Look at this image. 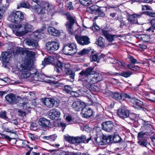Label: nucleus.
Returning <instances> with one entry per match:
<instances>
[{
  "instance_id": "nucleus-62",
  "label": "nucleus",
  "mask_w": 155,
  "mask_h": 155,
  "mask_svg": "<svg viewBox=\"0 0 155 155\" xmlns=\"http://www.w3.org/2000/svg\"><path fill=\"white\" fill-rule=\"evenodd\" d=\"M153 30H155V18L153 19L150 21Z\"/></svg>"
},
{
  "instance_id": "nucleus-13",
  "label": "nucleus",
  "mask_w": 155,
  "mask_h": 155,
  "mask_svg": "<svg viewBox=\"0 0 155 155\" xmlns=\"http://www.w3.org/2000/svg\"><path fill=\"white\" fill-rule=\"evenodd\" d=\"M25 41L26 44L30 47L29 49H33L39 47L38 41L36 40L28 38Z\"/></svg>"
},
{
  "instance_id": "nucleus-54",
  "label": "nucleus",
  "mask_w": 155,
  "mask_h": 155,
  "mask_svg": "<svg viewBox=\"0 0 155 155\" xmlns=\"http://www.w3.org/2000/svg\"><path fill=\"white\" fill-rule=\"evenodd\" d=\"M145 135L144 132H139L138 134V139L140 140L142 139L145 138L144 135Z\"/></svg>"
},
{
  "instance_id": "nucleus-59",
  "label": "nucleus",
  "mask_w": 155,
  "mask_h": 155,
  "mask_svg": "<svg viewBox=\"0 0 155 155\" xmlns=\"http://www.w3.org/2000/svg\"><path fill=\"white\" fill-rule=\"evenodd\" d=\"M118 20L120 23V28H122L124 26L126 25L125 21H124L122 18H118Z\"/></svg>"
},
{
  "instance_id": "nucleus-39",
  "label": "nucleus",
  "mask_w": 155,
  "mask_h": 155,
  "mask_svg": "<svg viewBox=\"0 0 155 155\" xmlns=\"http://www.w3.org/2000/svg\"><path fill=\"white\" fill-rule=\"evenodd\" d=\"M127 68L134 71H139L140 70V68L137 66H133V64H129L127 65Z\"/></svg>"
},
{
  "instance_id": "nucleus-50",
  "label": "nucleus",
  "mask_w": 155,
  "mask_h": 155,
  "mask_svg": "<svg viewBox=\"0 0 155 155\" xmlns=\"http://www.w3.org/2000/svg\"><path fill=\"white\" fill-rule=\"evenodd\" d=\"M12 53L14 56H17L19 54H20V49L18 48L14 49L12 51Z\"/></svg>"
},
{
  "instance_id": "nucleus-15",
  "label": "nucleus",
  "mask_w": 155,
  "mask_h": 155,
  "mask_svg": "<svg viewBox=\"0 0 155 155\" xmlns=\"http://www.w3.org/2000/svg\"><path fill=\"white\" fill-rule=\"evenodd\" d=\"M81 113L83 117L88 119L92 116L93 111L91 108L85 107L81 110Z\"/></svg>"
},
{
  "instance_id": "nucleus-14",
  "label": "nucleus",
  "mask_w": 155,
  "mask_h": 155,
  "mask_svg": "<svg viewBox=\"0 0 155 155\" xmlns=\"http://www.w3.org/2000/svg\"><path fill=\"white\" fill-rule=\"evenodd\" d=\"M114 123L111 121L104 122L102 124V129L107 132H110L114 128Z\"/></svg>"
},
{
  "instance_id": "nucleus-22",
  "label": "nucleus",
  "mask_w": 155,
  "mask_h": 155,
  "mask_svg": "<svg viewBox=\"0 0 155 155\" xmlns=\"http://www.w3.org/2000/svg\"><path fill=\"white\" fill-rule=\"evenodd\" d=\"M143 14L142 13L140 14H133L129 16L128 20L131 24H137V18H140Z\"/></svg>"
},
{
  "instance_id": "nucleus-3",
  "label": "nucleus",
  "mask_w": 155,
  "mask_h": 155,
  "mask_svg": "<svg viewBox=\"0 0 155 155\" xmlns=\"http://www.w3.org/2000/svg\"><path fill=\"white\" fill-rule=\"evenodd\" d=\"M17 33H19L21 35H23L28 32H31L33 29V27L31 25L28 23L25 24H18L14 26Z\"/></svg>"
},
{
  "instance_id": "nucleus-46",
  "label": "nucleus",
  "mask_w": 155,
  "mask_h": 155,
  "mask_svg": "<svg viewBox=\"0 0 155 155\" xmlns=\"http://www.w3.org/2000/svg\"><path fill=\"white\" fill-rule=\"evenodd\" d=\"M0 117L6 120L8 119V117L6 115V112L5 111H0Z\"/></svg>"
},
{
  "instance_id": "nucleus-17",
  "label": "nucleus",
  "mask_w": 155,
  "mask_h": 155,
  "mask_svg": "<svg viewBox=\"0 0 155 155\" xmlns=\"http://www.w3.org/2000/svg\"><path fill=\"white\" fill-rule=\"evenodd\" d=\"M88 78L90 79V80H88V82L95 84L102 80V76L100 74L95 73L91 76H89Z\"/></svg>"
},
{
  "instance_id": "nucleus-26",
  "label": "nucleus",
  "mask_w": 155,
  "mask_h": 155,
  "mask_svg": "<svg viewBox=\"0 0 155 155\" xmlns=\"http://www.w3.org/2000/svg\"><path fill=\"white\" fill-rule=\"evenodd\" d=\"M31 7L33 9L35 10L38 6L44 5L46 3L44 0H32Z\"/></svg>"
},
{
  "instance_id": "nucleus-53",
  "label": "nucleus",
  "mask_w": 155,
  "mask_h": 155,
  "mask_svg": "<svg viewBox=\"0 0 155 155\" xmlns=\"http://www.w3.org/2000/svg\"><path fill=\"white\" fill-rule=\"evenodd\" d=\"M129 116L127 118H129L130 120L134 121L136 118V115L135 114L129 112Z\"/></svg>"
},
{
  "instance_id": "nucleus-21",
  "label": "nucleus",
  "mask_w": 155,
  "mask_h": 155,
  "mask_svg": "<svg viewBox=\"0 0 155 155\" xmlns=\"http://www.w3.org/2000/svg\"><path fill=\"white\" fill-rule=\"evenodd\" d=\"M56 101L53 98H46L44 101V103L46 106L49 108H51L54 106Z\"/></svg>"
},
{
  "instance_id": "nucleus-2",
  "label": "nucleus",
  "mask_w": 155,
  "mask_h": 155,
  "mask_svg": "<svg viewBox=\"0 0 155 155\" xmlns=\"http://www.w3.org/2000/svg\"><path fill=\"white\" fill-rule=\"evenodd\" d=\"M64 139L70 143L78 144L82 143H87L91 140V137L87 139L86 137L82 135L81 136H71L67 134L64 136Z\"/></svg>"
},
{
  "instance_id": "nucleus-7",
  "label": "nucleus",
  "mask_w": 155,
  "mask_h": 155,
  "mask_svg": "<svg viewBox=\"0 0 155 155\" xmlns=\"http://www.w3.org/2000/svg\"><path fill=\"white\" fill-rule=\"evenodd\" d=\"M59 47V44L57 42L52 41L48 42L46 44V48L48 52H52L58 50Z\"/></svg>"
},
{
  "instance_id": "nucleus-61",
  "label": "nucleus",
  "mask_w": 155,
  "mask_h": 155,
  "mask_svg": "<svg viewBox=\"0 0 155 155\" xmlns=\"http://www.w3.org/2000/svg\"><path fill=\"white\" fill-rule=\"evenodd\" d=\"M49 141L52 142L55 141L56 139L57 136L55 135H53L49 136Z\"/></svg>"
},
{
  "instance_id": "nucleus-45",
  "label": "nucleus",
  "mask_w": 155,
  "mask_h": 155,
  "mask_svg": "<svg viewBox=\"0 0 155 155\" xmlns=\"http://www.w3.org/2000/svg\"><path fill=\"white\" fill-rule=\"evenodd\" d=\"M45 29V28L44 27L40 30H38L36 32L34 33V34L35 35V36L37 38H41V37L40 36V35L41 34H43L41 32Z\"/></svg>"
},
{
  "instance_id": "nucleus-16",
  "label": "nucleus",
  "mask_w": 155,
  "mask_h": 155,
  "mask_svg": "<svg viewBox=\"0 0 155 155\" xmlns=\"http://www.w3.org/2000/svg\"><path fill=\"white\" fill-rule=\"evenodd\" d=\"M102 33L106 38L109 42H112L116 38L121 37V35L110 34L108 31L106 30H102Z\"/></svg>"
},
{
  "instance_id": "nucleus-37",
  "label": "nucleus",
  "mask_w": 155,
  "mask_h": 155,
  "mask_svg": "<svg viewBox=\"0 0 155 155\" xmlns=\"http://www.w3.org/2000/svg\"><path fill=\"white\" fill-rule=\"evenodd\" d=\"M79 1L81 5L85 6H89L92 3L91 0H79Z\"/></svg>"
},
{
  "instance_id": "nucleus-10",
  "label": "nucleus",
  "mask_w": 155,
  "mask_h": 155,
  "mask_svg": "<svg viewBox=\"0 0 155 155\" xmlns=\"http://www.w3.org/2000/svg\"><path fill=\"white\" fill-rule=\"evenodd\" d=\"M61 113L60 110L55 108L50 110L48 114V117L52 120H58L60 117Z\"/></svg>"
},
{
  "instance_id": "nucleus-40",
  "label": "nucleus",
  "mask_w": 155,
  "mask_h": 155,
  "mask_svg": "<svg viewBox=\"0 0 155 155\" xmlns=\"http://www.w3.org/2000/svg\"><path fill=\"white\" fill-rule=\"evenodd\" d=\"M91 52L92 54L93 53V52L91 51V50H89L88 49H84L82 51H80L78 53V54L79 55H82L88 54L89 52Z\"/></svg>"
},
{
  "instance_id": "nucleus-57",
  "label": "nucleus",
  "mask_w": 155,
  "mask_h": 155,
  "mask_svg": "<svg viewBox=\"0 0 155 155\" xmlns=\"http://www.w3.org/2000/svg\"><path fill=\"white\" fill-rule=\"evenodd\" d=\"M20 143H21V146L22 147L24 148L28 147V146L27 144V143H28V142L27 141H22L21 140H20L18 141Z\"/></svg>"
},
{
  "instance_id": "nucleus-5",
  "label": "nucleus",
  "mask_w": 155,
  "mask_h": 155,
  "mask_svg": "<svg viewBox=\"0 0 155 155\" xmlns=\"http://www.w3.org/2000/svg\"><path fill=\"white\" fill-rule=\"evenodd\" d=\"M9 17L12 22L18 23L24 19V16L21 12L18 11L11 14Z\"/></svg>"
},
{
  "instance_id": "nucleus-28",
  "label": "nucleus",
  "mask_w": 155,
  "mask_h": 155,
  "mask_svg": "<svg viewBox=\"0 0 155 155\" xmlns=\"http://www.w3.org/2000/svg\"><path fill=\"white\" fill-rule=\"evenodd\" d=\"M83 104H84L81 103L80 101H77L73 103L72 107L75 111H79L82 107Z\"/></svg>"
},
{
  "instance_id": "nucleus-23",
  "label": "nucleus",
  "mask_w": 155,
  "mask_h": 155,
  "mask_svg": "<svg viewBox=\"0 0 155 155\" xmlns=\"http://www.w3.org/2000/svg\"><path fill=\"white\" fill-rule=\"evenodd\" d=\"M2 55L3 62V65H4V63L7 64L8 63L10 59L12 56V53L9 51L4 52L2 53Z\"/></svg>"
},
{
  "instance_id": "nucleus-31",
  "label": "nucleus",
  "mask_w": 155,
  "mask_h": 155,
  "mask_svg": "<svg viewBox=\"0 0 155 155\" xmlns=\"http://www.w3.org/2000/svg\"><path fill=\"white\" fill-rule=\"evenodd\" d=\"M105 40L102 37H99L96 42V44L98 46H99L102 48L105 47L106 45L104 43Z\"/></svg>"
},
{
  "instance_id": "nucleus-58",
  "label": "nucleus",
  "mask_w": 155,
  "mask_h": 155,
  "mask_svg": "<svg viewBox=\"0 0 155 155\" xmlns=\"http://www.w3.org/2000/svg\"><path fill=\"white\" fill-rule=\"evenodd\" d=\"M91 61H98L99 60L98 57V55L97 54L93 55L91 57Z\"/></svg>"
},
{
  "instance_id": "nucleus-35",
  "label": "nucleus",
  "mask_w": 155,
  "mask_h": 155,
  "mask_svg": "<svg viewBox=\"0 0 155 155\" xmlns=\"http://www.w3.org/2000/svg\"><path fill=\"white\" fill-rule=\"evenodd\" d=\"M99 7L97 5L91 6L88 8V12L92 14H95L97 12Z\"/></svg>"
},
{
  "instance_id": "nucleus-56",
  "label": "nucleus",
  "mask_w": 155,
  "mask_h": 155,
  "mask_svg": "<svg viewBox=\"0 0 155 155\" xmlns=\"http://www.w3.org/2000/svg\"><path fill=\"white\" fill-rule=\"evenodd\" d=\"M98 88L97 86L91 84L89 90L91 91H97L98 90Z\"/></svg>"
},
{
  "instance_id": "nucleus-30",
  "label": "nucleus",
  "mask_w": 155,
  "mask_h": 155,
  "mask_svg": "<svg viewBox=\"0 0 155 155\" xmlns=\"http://www.w3.org/2000/svg\"><path fill=\"white\" fill-rule=\"evenodd\" d=\"M54 60V58L50 56L48 58H45L44 61H42V64H44V66L48 64H50L53 63Z\"/></svg>"
},
{
  "instance_id": "nucleus-1",
  "label": "nucleus",
  "mask_w": 155,
  "mask_h": 155,
  "mask_svg": "<svg viewBox=\"0 0 155 155\" xmlns=\"http://www.w3.org/2000/svg\"><path fill=\"white\" fill-rule=\"evenodd\" d=\"M67 21L65 24L66 29L69 33L73 34L76 31V26L78 25V23L75 16L68 13L65 15Z\"/></svg>"
},
{
  "instance_id": "nucleus-64",
  "label": "nucleus",
  "mask_w": 155,
  "mask_h": 155,
  "mask_svg": "<svg viewBox=\"0 0 155 155\" xmlns=\"http://www.w3.org/2000/svg\"><path fill=\"white\" fill-rule=\"evenodd\" d=\"M81 153L79 152H71L66 154L65 155H81Z\"/></svg>"
},
{
  "instance_id": "nucleus-24",
  "label": "nucleus",
  "mask_w": 155,
  "mask_h": 155,
  "mask_svg": "<svg viewBox=\"0 0 155 155\" xmlns=\"http://www.w3.org/2000/svg\"><path fill=\"white\" fill-rule=\"evenodd\" d=\"M5 98L6 101L10 104H14L16 103L15 96L13 94H8L5 96Z\"/></svg>"
},
{
  "instance_id": "nucleus-48",
  "label": "nucleus",
  "mask_w": 155,
  "mask_h": 155,
  "mask_svg": "<svg viewBox=\"0 0 155 155\" xmlns=\"http://www.w3.org/2000/svg\"><path fill=\"white\" fill-rule=\"evenodd\" d=\"M127 58L129 59V61L131 63V64H134L137 63V60L135 59L133 56L130 55H129L128 56Z\"/></svg>"
},
{
  "instance_id": "nucleus-43",
  "label": "nucleus",
  "mask_w": 155,
  "mask_h": 155,
  "mask_svg": "<svg viewBox=\"0 0 155 155\" xmlns=\"http://www.w3.org/2000/svg\"><path fill=\"white\" fill-rule=\"evenodd\" d=\"M65 72L66 75L69 76L70 78L72 79H74L75 76V73L74 71L70 69Z\"/></svg>"
},
{
  "instance_id": "nucleus-12",
  "label": "nucleus",
  "mask_w": 155,
  "mask_h": 155,
  "mask_svg": "<svg viewBox=\"0 0 155 155\" xmlns=\"http://www.w3.org/2000/svg\"><path fill=\"white\" fill-rule=\"evenodd\" d=\"M129 111L125 106H123L118 110L117 115L121 118L124 119L129 116Z\"/></svg>"
},
{
  "instance_id": "nucleus-25",
  "label": "nucleus",
  "mask_w": 155,
  "mask_h": 155,
  "mask_svg": "<svg viewBox=\"0 0 155 155\" xmlns=\"http://www.w3.org/2000/svg\"><path fill=\"white\" fill-rule=\"evenodd\" d=\"M38 123L40 125L44 127H49L51 125L50 120L44 117L40 118Z\"/></svg>"
},
{
  "instance_id": "nucleus-47",
  "label": "nucleus",
  "mask_w": 155,
  "mask_h": 155,
  "mask_svg": "<svg viewBox=\"0 0 155 155\" xmlns=\"http://www.w3.org/2000/svg\"><path fill=\"white\" fill-rule=\"evenodd\" d=\"M132 73L130 71L123 72L120 74L119 75L125 78H128L130 76Z\"/></svg>"
},
{
  "instance_id": "nucleus-55",
  "label": "nucleus",
  "mask_w": 155,
  "mask_h": 155,
  "mask_svg": "<svg viewBox=\"0 0 155 155\" xmlns=\"http://www.w3.org/2000/svg\"><path fill=\"white\" fill-rule=\"evenodd\" d=\"M95 14H97L99 16L102 17H103L105 15V14L103 12V11L101 10L99 8L97 12Z\"/></svg>"
},
{
  "instance_id": "nucleus-42",
  "label": "nucleus",
  "mask_w": 155,
  "mask_h": 155,
  "mask_svg": "<svg viewBox=\"0 0 155 155\" xmlns=\"http://www.w3.org/2000/svg\"><path fill=\"white\" fill-rule=\"evenodd\" d=\"M121 93L115 92L112 94V97L116 100H119L121 99Z\"/></svg>"
},
{
  "instance_id": "nucleus-8",
  "label": "nucleus",
  "mask_w": 155,
  "mask_h": 155,
  "mask_svg": "<svg viewBox=\"0 0 155 155\" xmlns=\"http://www.w3.org/2000/svg\"><path fill=\"white\" fill-rule=\"evenodd\" d=\"M74 37L77 43L81 45H86L90 43L89 38L87 36L76 35Z\"/></svg>"
},
{
  "instance_id": "nucleus-49",
  "label": "nucleus",
  "mask_w": 155,
  "mask_h": 155,
  "mask_svg": "<svg viewBox=\"0 0 155 155\" xmlns=\"http://www.w3.org/2000/svg\"><path fill=\"white\" fill-rule=\"evenodd\" d=\"M138 143L142 147H147V141L146 140H140L138 141Z\"/></svg>"
},
{
  "instance_id": "nucleus-52",
  "label": "nucleus",
  "mask_w": 155,
  "mask_h": 155,
  "mask_svg": "<svg viewBox=\"0 0 155 155\" xmlns=\"http://www.w3.org/2000/svg\"><path fill=\"white\" fill-rule=\"evenodd\" d=\"M6 9V8L5 6H3L2 8L0 7V19L3 16Z\"/></svg>"
},
{
  "instance_id": "nucleus-19",
  "label": "nucleus",
  "mask_w": 155,
  "mask_h": 155,
  "mask_svg": "<svg viewBox=\"0 0 155 155\" xmlns=\"http://www.w3.org/2000/svg\"><path fill=\"white\" fill-rule=\"evenodd\" d=\"M56 66L61 69L62 71L66 72L70 70L71 65L68 63L63 64L61 62L58 61L56 64Z\"/></svg>"
},
{
  "instance_id": "nucleus-6",
  "label": "nucleus",
  "mask_w": 155,
  "mask_h": 155,
  "mask_svg": "<svg viewBox=\"0 0 155 155\" xmlns=\"http://www.w3.org/2000/svg\"><path fill=\"white\" fill-rule=\"evenodd\" d=\"M31 68V66L27 64H22L21 65L20 70L21 72V78H25L30 77V74L29 73V71Z\"/></svg>"
},
{
  "instance_id": "nucleus-60",
  "label": "nucleus",
  "mask_w": 155,
  "mask_h": 155,
  "mask_svg": "<svg viewBox=\"0 0 155 155\" xmlns=\"http://www.w3.org/2000/svg\"><path fill=\"white\" fill-rule=\"evenodd\" d=\"M145 14L151 17H155V12L150 11H146L145 12Z\"/></svg>"
},
{
  "instance_id": "nucleus-34",
  "label": "nucleus",
  "mask_w": 155,
  "mask_h": 155,
  "mask_svg": "<svg viewBox=\"0 0 155 155\" xmlns=\"http://www.w3.org/2000/svg\"><path fill=\"white\" fill-rule=\"evenodd\" d=\"M45 78V75H42L37 73L36 75H35V77L33 78V80L34 81H41L44 80Z\"/></svg>"
},
{
  "instance_id": "nucleus-4",
  "label": "nucleus",
  "mask_w": 155,
  "mask_h": 155,
  "mask_svg": "<svg viewBox=\"0 0 155 155\" xmlns=\"http://www.w3.org/2000/svg\"><path fill=\"white\" fill-rule=\"evenodd\" d=\"M64 54L71 55L75 54L77 52L76 45L73 43H67L64 45L62 49Z\"/></svg>"
},
{
  "instance_id": "nucleus-38",
  "label": "nucleus",
  "mask_w": 155,
  "mask_h": 155,
  "mask_svg": "<svg viewBox=\"0 0 155 155\" xmlns=\"http://www.w3.org/2000/svg\"><path fill=\"white\" fill-rule=\"evenodd\" d=\"M112 136L111 140H112L114 143H117L122 140V139L118 135L115 134L113 136Z\"/></svg>"
},
{
  "instance_id": "nucleus-63",
  "label": "nucleus",
  "mask_w": 155,
  "mask_h": 155,
  "mask_svg": "<svg viewBox=\"0 0 155 155\" xmlns=\"http://www.w3.org/2000/svg\"><path fill=\"white\" fill-rule=\"evenodd\" d=\"M142 10H150L151 8L148 5H142Z\"/></svg>"
},
{
  "instance_id": "nucleus-51",
  "label": "nucleus",
  "mask_w": 155,
  "mask_h": 155,
  "mask_svg": "<svg viewBox=\"0 0 155 155\" xmlns=\"http://www.w3.org/2000/svg\"><path fill=\"white\" fill-rule=\"evenodd\" d=\"M72 88L69 85H66L64 86V90L65 91L68 93H71L72 92Z\"/></svg>"
},
{
  "instance_id": "nucleus-32",
  "label": "nucleus",
  "mask_w": 155,
  "mask_h": 155,
  "mask_svg": "<svg viewBox=\"0 0 155 155\" xmlns=\"http://www.w3.org/2000/svg\"><path fill=\"white\" fill-rule=\"evenodd\" d=\"M33 64H31V66L30 69H29V73L30 74V78H31V80L33 81V78L36 75L37 72V70L33 67Z\"/></svg>"
},
{
  "instance_id": "nucleus-18",
  "label": "nucleus",
  "mask_w": 155,
  "mask_h": 155,
  "mask_svg": "<svg viewBox=\"0 0 155 155\" xmlns=\"http://www.w3.org/2000/svg\"><path fill=\"white\" fill-rule=\"evenodd\" d=\"M94 68L92 67H89L84 71H82L79 73L81 76L86 77L87 78H88L89 76H91L95 73V72L93 71Z\"/></svg>"
},
{
  "instance_id": "nucleus-11",
  "label": "nucleus",
  "mask_w": 155,
  "mask_h": 155,
  "mask_svg": "<svg viewBox=\"0 0 155 155\" xmlns=\"http://www.w3.org/2000/svg\"><path fill=\"white\" fill-rule=\"evenodd\" d=\"M112 136L111 135L108 137L103 136L101 139L100 138H94L95 141L98 144L103 145L109 143L111 140Z\"/></svg>"
},
{
  "instance_id": "nucleus-41",
  "label": "nucleus",
  "mask_w": 155,
  "mask_h": 155,
  "mask_svg": "<svg viewBox=\"0 0 155 155\" xmlns=\"http://www.w3.org/2000/svg\"><path fill=\"white\" fill-rule=\"evenodd\" d=\"M121 99L125 100L126 98H128L130 99V101L131 102V100L133 98H136L130 96L127 94L122 93L120 94Z\"/></svg>"
},
{
  "instance_id": "nucleus-29",
  "label": "nucleus",
  "mask_w": 155,
  "mask_h": 155,
  "mask_svg": "<svg viewBox=\"0 0 155 155\" xmlns=\"http://www.w3.org/2000/svg\"><path fill=\"white\" fill-rule=\"evenodd\" d=\"M48 31L52 35L57 36L60 34L59 30H57L53 27H50L48 28Z\"/></svg>"
},
{
  "instance_id": "nucleus-36",
  "label": "nucleus",
  "mask_w": 155,
  "mask_h": 155,
  "mask_svg": "<svg viewBox=\"0 0 155 155\" xmlns=\"http://www.w3.org/2000/svg\"><path fill=\"white\" fill-rule=\"evenodd\" d=\"M88 80H90V79L88 78H87L86 79V81H84L83 82V85L84 87H85L87 89L89 90V88H90L91 84H94L92 83L91 82H88Z\"/></svg>"
},
{
  "instance_id": "nucleus-20",
  "label": "nucleus",
  "mask_w": 155,
  "mask_h": 155,
  "mask_svg": "<svg viewBox=\"0 0 155 155\" xmlns=\"http://www.w3.org/2000/svg\"><path fill=\"white\" fill-rule=\"evenodd\" d=\"M131 103L133 104L134 107L135 108L141 109L144 111L146 110L144 107H142L143 105V102L137 98L132 99L131 100Z\"/></svg>"
},
{
  "instance_id": "nucleus-27",
  "label": "nucleus",
  "mask_w": 155,
  "mask_h": 155,
  "mask_svg": "<svg viewBox=\"0 0 155 155\" xmlns=\"http://www.w3.org/2000/svg\"><path fill=\"white\" fill-rule=\"evenodd\" d=\"M46 6H47L48 8H49V5L47 3L44 5L37 6V8L36 9L38 14L41 15L44 14L45 13Z\"/></svg>"
},
{
  "instance_id": "nucleus-9",
  "label": "nucleus",
  "mask_w": 155,
  "mask_h": 155,
  "mask_svg": "<svg viewBox=\"0 0 155 155\" xmlns=\"http://www.w3.org/2000/svg\"><path fill=\"white\" fill-rule=\"evenodd\" d=\"M26 55V62L24 64L31 66V64H33V60L34 58L35 53L32 51L28 50L25 51Z\"/></svg>"
},
{
  "instance_id": "nucleus-44",
  "label": "nucleus",
  "mask_w": 155,
  "mask_h": 155,
  "mask_svg": "<svg viewBox=\"0 0 155 155\" xmlns=\"http://www.w3.org/2000/svg\"><path fill=\"white\" fill-rule=\"evenodd\" d=\"M109 60L110 63L115 64V67H117L120 65L119 61L118 60H115L112 58H110Z\"/></svg>"
},
{
  "instance_id": "nucleus-33",
  "label": "nucleus",
  "mask_w": 155,
  "mask_h": 155,
  "mask_svg": "<svg viewBox=\"0 0 155 155\" xmlns=\"http://www.w3.org/2000/svg\"><path fill=\"white\" fill-rule=\"evenodd\" d=\"M30 7V5L27 2L22 1L18 4L17 8L19 9L20 8H28Z\"/></svg>"
}]
</instances>
